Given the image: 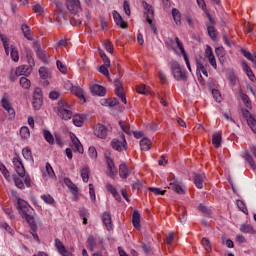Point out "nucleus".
<instances>
[{
  "mask_svg": "<svg viewBox=\"0 0 256 256\" xmlns=\"http://www.w3.org/2000/svg\"><path fill=\"white\" fill-rule=\"evenodd\" d=\"M56 115L63 119L64 121H69L72 118L73 124L76 127H83V117L81 115H74L71 111V106L67 104L65 100H60L58 102V107L54 109Z\"/></svg>",
  "mask_w": 256,
  "mask_h": 256,
  "instance_id": "f257e3e1",
  "label": "nucleus"
},
{
  "mask_svg": "<svg viewBox=\"0 0 256 256\" xmlns=\"http://www.w3.org/2000/svg\"><path fill=\"white\" fill-rule=\"evenodd\" d=\"M17 205L20 215H22V217L30 225L33 233H35L37 231V224L35 223V218L29 214V211H31V205L21 198H18Z\"/></svg>",
  "mask_w": 256,
  "mask_h": 256,
  "instance_id": "f03ea898",
  "label": "nucleus"
},
{
  "mask_svg": "<svg viewBox=\"0 0 256 256\" xmlns=\"http://www.w3.org/2000/svg\"><path fill=\"white\" fill-rule=\"evenodd\" d=\"M166 46L168 49H173L176 55H183L187 69L191 72V63L189 62V57L183 47V42H181L178 37H176L175 40H173V38H168Z\"/></svg>",
  "mask_w": 256,
  "mask_h": 256,
  "instance_id": "7ed1b4c3",
  "label": "nucleus"
},
{
  "mask_svg": "<svg viewBox=\"0 0 256 256\" xmlns=\"http://www.w3.org/2000/svg\"><path fill=\"white\" fill-rule=\"evenodd\" d=\"M70 137H71V144H70L71 148H66V156L68 157V159H73V151L74 153L83 154V145L79 141V138H77V136H75L74 134H72Z\"/></svg>",
  "mask_w": 256,
  "mask_h": 256,
  "instance_id": "20e7f679",
  "label": "nucleus"
},
{
  "mask_svg": "<svg viewBox=\"0 0 256 256\" xmlns=\"http://www.w3.org/2000/svg\"><path fill=\"white\" fill-rule=\"evenodd\" d=\"M171 72L176 81H183L184 83L187 82V72L182 70L181 64L176 60L171 61Z\"/></svg>",
  "mask_w": 256,
  "mask_h": 256,
  "instance_id": "39448f33",
  "label": "nucleus"
},
{
  "mask_svg": "<svg viewBox=\"0 0 256 256\" xmlns=\"http://www.w3.org/2000/svg\"><path fill=\"white\" fill-rule=\"evenodd\" d=\"M112 148L115 151H123V149H127V140H125V135H121L119 138H114L111 142Z\"/></svg>",
  "mask_w": 256,
  "mask_h": 256,
  "instance_id": "423d86ee",
  "label": "nucleus"
},
{
  "mask_svg": "<svg viewBox=\"0 0 256 256\" xmlns=\"http://www.w3.org/2000/svg\"><path fill=\"white\" fill-rule=\"evenodd\" d=\"M169 189H172V191H175L178 195H183V193H185L183 183H181L177 178L170 179Z\"/></svg>",
  "mask_w": 256,
  "mask_h": 256,
  "instance_id": "0eeeda50",
  "label": "nucleus"
},
{
  "mask_svg": "<svg viewBox=\"0 0 256 256\" xmlns=\"http://www.w3.org/2000/svg\"><path fill=\"white\" fill-rule=\"evenodd\" d=\"M114 86H115V94L119 99H121L122 103L124 105H127V98L125 97V92L123 91V83H121L119 80L114 81Z\"/></svg>",
  "mask_w": 256,
  "mask_h": 256,
  "instance_id": "6e6552de",
  "label": "nucleus"
},
{
  "mask_svg": "<svg viewBox=\"0 0 256 256\" xmlns=\"http://www.w3.org/2000/svg\"><path fill=\"white\" fill-rule=\"evenodd\" d=\"M66 5L72 15H77L81 11V2L79 0H66Z\"/></svg>",
  "mask_w": 256,
  "mask_h": 256,
  "instance_id": "1a4fd4ad",
  "label": "nucleus"
},
{
  "mask_svg": "<svg viewBox=\"0 0 256 256\" xmlns=\"http://www.w3.org/2000/svg\"><path fill=\"white\" fill-rule=\"evenodd\" d=\"M142 7L144 9V17L146 21H151L155 17V9L146 1H142Z\"/></svg>",
  "mask_w": 256,
  "mask_h": 256,
  "instance_id": "9d476101",
  "label": "nucleus"
},
{
  "mask_svg": "<svg viewBox=\"0 0 256 256\" xmlns=\"http://www.w3.org/2000/svg\"><path fill=\"white\" fill-rule=\"evenodd\" d=\"M12 163L14 165V169L17 175H19V177H25V166H23L21 158L14 157Z\"/></svg>",
  "mask_w": 256,
  "mask_h": 256,
  "instance_id": "9b49d317",
  "label": "nucleus"
},
{
  "mask_svg": "<svg viewBox=\"0 0 256 256\" xmlns=\"http://www.w3.org/2000/svg\"><path fill=\"white\" fill-rule=\"evenodd\" d=\"M98 245H103V239L95 238L93 235H89L87 238V247L89 251H95Z\"/></svg>",
  "mask_w": 256,
  "mask_h": 256,
  "instance_id": "f8f14e48",
  "label": "nucleus"
},
{
  "mask_svg": "<svg viewBox=\"0 0 256 256\" xmlns=\"http://www.w3.org/2000/svg\"><path fill=\"white\" fill-rule=\"evenodd\" d=\"M94 135L98 139H107V127L103 124H97L94 126Z\"/></svg>",
  "mask_w": 256,
  "mask_h": 256,
  "instance_id": "ddd939ff",
  "label": "nucleus"
},
{
  "mask_svg": "<svg viewBox=\"0 0 256 256\" xmlns=\"http://www.w3.org/2000/svg\"><path fill=\"white\" fill-rule=\"evenodd\" d=\"M1 105L5 111H7L10 115V117H15V110L13 109V106L11 105V102L9 101V98L7 95H4L1 99Z\"/></svg>",
  "mask_w": 256,
  "mask_h": 256,
  "instance_id": "4468645a",
  "label": "nucleus"
},
{
  "mask_svg": "<svg viewBox=\"0 0 256 256\" xmlns=\"http://www.w3.org/2000/svg\"><path fill=\"white\" fill-rule=\"evenodd\" d=\"M54 246L57 249L58 253H60V255H62V256H73V254H71L69 252V250L65 247L63 242H61L58 238H56L54 240Z\"/></svg>",
  "mask_w": 256,
  "mask_h": 256,
  "instance_id": "2eb2a0df",
  "label": "nucleus"
},
{
  "mask_svg": "<svg viewBox=\"0 0 256 256\" xmlns=\"http://www.w3.org/2000/svg\"><path fill=\"white\" fill-rule=\"evenodd\" d=\"M32 71H33V68H31V66H29V65H22V66H19L15 70V76L16 77H21V75H24L25 77H29V75H31Z\"/></svg>",
  "mask_w": 256,
  "mask_h": 256,
  "instance_id": "dca6fc26",
  "label": "nucleus"
},
{
  "mask_svg": "<svg viewBox=\"0 0 256 256\" xmlns=\"http://www.w3.org/2000/svg\"><path fill=\"white\" fill-rule=\"evenodd\" d=\"M90 91L92 95H98V97H103L105 96V93H107V90H105V87L98 84L90 85Z\"/></svg>",
  "mask_w": 256,
  "mask_h": 256,
  "instance_id": "f3484780",
  "label": "nucleus"
},
{
  "mask_svg": "<svg viewBox=\"0 0 256 256\" xmlns=\"http://www.w3.org/2000/svg\"><path fill=\"white\" fill-rule=\"evenodd\" d=\"M102 221H103L107 231H111V229H113V220L111 219L110 212H104L102 214Z\"/></svg>",
  "mask_w": 256,
  "mask_h": 256,
  "instance_id": "a211bd4d",
  "label": "nucleus"
},
{
  "mask_svg": "<svg viewBox=\"0 0 256 256\" xmlns=\"http://www.w3.org/2000/svg\"><path fill=\"white\" fill-rule=\"evenodd\" d=\"M112 15H113V19H114L116 25H118V27H121V29H127V23L123 21V17H121V14H119V12L114 10Z\"/></svg>",
  "mask_w": 256,
  "mask_h": 256,
  "instance_id": "6ab92c4d",
  "label": "nucleus"
},
{
  "mask_svg": "<svg viewBox=\"0 0 256 256\" xmlns=\"http://www.w3.org/2000/svg\"><path fill=\"white\" fill-rule=\"evenodd\" d=\"M203 183H205V174L194 173V185L197 189H203Z\"/></svg>",
  "mask_w": 256,
  "mask_h": 256,
  "instance_id": "aec40b11",
  "label": "nucleus"
},
{
  "mask_svg": "<svg viewBox=\"0 0 256 256\" xmlns=\"http://www.w3.org/2000/svg\"><path fill=\"white\" fill-rule=\"evenodd\" d=\"M119 175H120L121 179H127V177H129V175H131V169H129L127 167V164H125V163L120 164Z\"/></svg>",
  "mask_w": 256,
  "mask_h": 256,
  "instance_id": "412c9836",
  "label": "nucleus"
},
{
  "mask_svg": "<svg viewBox=\"0 0 256 256\" xmlns=\"http://www.w3.org/2000/svg\"><path fill=\"white\" fill-rule=\"evenodd\" d=\"M21 31L28 41H33V33L31 32V28L27 24H22Z\"/></svg>",
  "mask_w": 256,
  "mask_h": 256,
  "instance_id": "4be33fe9",
  "label": "nucleus"
},
{
  "mask_svg": "<svg viewBox=\"0 0 256 256\" xmlns=\"http://www.w3.org/2000/svg\"><path fill=\"white\" fill-rule=\"evenodd\" d=\"M132 223H133V227H135L137 231L141 229V215L137 210L133 212Z\"/></svg>",
  "mask_w": 256,
  "mask_h": 256,
  "instance_id": "5701e85b",
  "label": "nucleus"
},
{
  "mask_svg": "<svg viewBox=\"0 0 256 256\" xmlns=\"http://www.w3.org/2000/svg\"><path fill=\"white\" fill-rule=\"evenodd\" d=\"M244 159L246 162H248L249 166L253 171L256 170V164H255V159H253V156L249 153V150L244 151Z\"/></svg>",
  "mask_w": 256,
  "mask_h": 256,
  "instance_id": "b1692460",
  "label": "nucleus"
},
{
  "mask_svg": "<svg viewBox=\"0 0 256 256\" xmlns=\"http://www.w3.org/2000/svg\"><path fill=\"white\" fill-rule=\"evenodd\" d=\"M106 189L109 193H111V195H113V197H114V199H116V201H121V196L117 192V188H115V186H113L112 184L107 183L106 184Z\"/></svg>",
  "mask_w": 256,
  "mask_h": 256,
  "instance_id": "393cba45",
  "label": "nucleus"
},
{
  "mask_svg": "<svg viewBox=\"0 0 256 256\" xmlns=\"http://www.w3.org/2000/svg\"><path fill=\"white\" fill-rule=\"evenodd\" d=\"M70 89L72 93L76 95V97H79V99H84L85 101V92H83V89L81 87L73 86L70 84Z\"/></svg>",
  "mask_w": 256,
  "mask_h": 256,
  "instance_id": "a878e982",
  "label": "nucleus"
},
{
  "mask_svg": "<svg viewBox=\"0 0 256 256\" xmlns=\"http://www.w3.org/2000/svg\"><path fill=\"white\" fill-rule=\"evenodd\" d=\"M106 163L108 165L111 175H117V167H115V162H113V159L107 157Z\"/></svg>",
  "mask_w": 256,
  "mask_h": 256,
  "instance_id": "bb28decb",
  "label": "nucleus"
},
{
  "mask_svg": "<svg viewBox=\"0 0 256 256\" xmlns=\"http://www.w3.org/2000/svg\"><path fill=\"white\" fill-rule=\"evenodd\" d=\"M140 148L142 151H149L151 149V140L149 138H143L140 141Z\"/></svg>",
  "mask_w": 256,
  "mask_h": 256,
  "instance_id": "cd10ccee",
  "label": "nucleus"
},
{
  "mask_svg": "<svg viewBox=\"0 0 256 256\" xmlns=\"http://www.w3.org/2000/svg\"><path fill=\"white\" fill-rule=\"evenodd\" d=\"M98 53L104 63V66L111 67V60H109V57H107V54H105V52H103V50H101L100 48H98Z\"/></svg>",
  "mask_w": 256,
  "mask_h": 256,
  "instance_id": "c85d7f7f",
  "label": "nucleus"
},
{
  "mask_svg": "<svg viewBox=\"0 0 256 256\" xmlns=\"http://www.w3.org/2000/svg\"><path fill=\"white\" fill-rule=\"evenodd\" d=\"M242 55H244V57H246V59H248V61H252V63H254L255 67H256V51L251 54V52H248L247 50H242Z\"/></svg>",
  "mask_w": 256,
  "mask_h": 256,
  "instance_id": "c756f323",
  "label": "nucleus"
},
{
  "mask_svg": "<svg viewBox=\"0 0 256 256\" xmlns=\"http://www.w3.org/2000/svg\"><path fill=\"white\" fill-rule=\"evenodd\" d=\"M172 17L176 25H181V12L177 8L172 9Z\"/></svg>",
  "mask_w": 256,
  "mask_h": 256,
  "instance_id": "7c9ffc66",
  "label": "nucleus"
},
{
  "mask_svg": "<svg viewBox=\"0 0 256 256\" xmlns=\"http://www.w3.org/2000/svg\"><path fill=\"white\" fill-rule=\"evenodd\" d=\"M39 75L41 79H49V77H51V71H49L47 67H40Z\"/></svg>",
  "mask_w": 256,
  "mask_h": 256,
  "instance_id": "2f4dec72",
  "label": "nucleus"
},
{
  "mask_svg": "<svg viewBox=\"0 0 256 256\" xmlns=\"http://www.w3.org/2000/svg\"><path fill=\"white\" fill-rule=\"evenodd\" d=\"M102 105H108V107H116V105H119V100L117 98H109L102 100Z\"/></svg>",
  "mask_w": 256,
  "mask_h": 256,
  "instance_id": "473e14b6",
  "label": "nucleus"
},
{
  "mask_svg": "<svg viewBox=\"0 0 256 256\" xmlns=\"http://www.w3.org/2000/svg\"><path fill=\"white\" fill-rule=\"evenodd\" d=\"M212 143L216 149L221 147V135L219 133H214L212 136Z\"/></svg>",
  "mask_w": 256,
  "mask_h": 256,
  "instance_id": "72a5a7b5",
  "label": "nucleus"
},
{
  "mask_svg": "<svg viewBox=\"0 0 256 256\" xmlns=\"http://www.w3.org/2000/svg\"><path fill=\"white\" fill-rule=\"evenodd\" d=\"M41 199L46 205H53L55 203V198L51 194H43L41 195Z\"/></svg>",
  "mask_w": 256,
  "mask_h": 256,
  "instance_id": "f704fd0d",
  "label": "nucleus"
},
{
  "mask_svg": "<svg viewBox=\"0 0 256 256\" xmlns=\"http://www.w3.org/2000/svg\"><path fill=\"white\" fill-rule=\"evenodd\" d=\"M36 55L41 61L47 63V54L45 53V50L41 49L39 46L37 47Z\"/></svg>",
  "mask_w": 256,
  "mask_h": 256,
  "instance_id": "c9c22d12",
  "label": "nucleus"
},
{
  "mask_svg": "<svg viewBox=\"0 0 256 256\" xmlns=\"http://www.w3.org/2000/svg\"><path fill=\"white\" fill-rule=\"evenodd\" d=\"M20 136L22 137V139H29V137H31V131L29 130V127H21Z\"/></svg>",
  "mask_w": 256,
  "mask_h": 256,
  "instance_id": "e433bc0d",
  "label": "nucleus"
},
{
  "mask_svg": "<svg viewBox=\"0 0 256 256\" xmlns=\"http://www.w3.org/2000/svg\"><path fill=\"white\" fill-rule=\"evenodd\" d=\"M44 139L47 141V143H50V145H53L55 143V139L53 138V134L49 130L43 131Z\"/></svg>",
  "mask_w": 256,
  "mask_h": 256,
  "instance_id": "4c0bfd02",
  "label": "nucleus"
},
{
  "mask_svg": "<svg viewBox=\"0 0 256 256\" xmlns=\"http://www.w3.org/2000/svg\"><path fill=\"white\" fill-rule=\"evenodd\" d=\"M22 155L26 161H33V153L29 148H23Z\"/></svg>",
  "mask_w": 256,
  "mask_h": 256,
  "instance_id": "58836bf2",
  "label": "nucleus"
},
{
  "mask_svg": "<svg viewBox=\"0 0 256 256\" xmlns=\"http://www.w3.org/2000/svg\"><path fill=\"white\" fill-rule=\"evenodd\" d=\"M136 91L140 95H147V93H149V86H147L145 84H141L136 87Z\"/></svg>",
  "mask_w": 256,
  "mask_h": 256,
  "instance_id": "ea45409f",
  "label": "nucleus"
},
{
  "mask_svg": "<svg viewBox=\"0 0 256 256\" xmlns=\"http://www.w3.org/2000/svg\"><path fill=\"white\" fill-rule=\"evenodd\" d=\"M81 177L84 183H87L89 181V168L88 166H84L81 169Z\"/></svg>",
  "mask_w": 256,
  "mask_h": 256,
  "instance_id": "a19ab883",
  "label": "nucleus"
},
{
  "mask_svg": "<svg viewBox=\"0 0 256 256\" xmlns=\"http://www.w3.org/2000/svg\"><path fill=\"white\" fill-rule=\"evenodd\" d=\"M10 57L15 63L19 61V51L14 46H11Z\"/></svg>",
  "mask_w": 256,
  "mask_h": 256,
  "instance_id": "79ce46f5",
  "label": "nucleus"
},
{
  "mask_svg": "<svg viewBox=\"0 0 256 256\" xmlns=\"http://www.w3.org/2000/svg\"><path fill=\"white\" fill-rule=\"evenodd\" d=\"M0 39L3 43L6 55H9V40L7 39V37L3 36V34H0Z\"/></svg>",
  "mask_w": 256,
  "mask_h": 256,
  "instance_id": "37998d69",
  "label": "nucleus"
},
{
  "mask_svg": "<svg viewBox=\"0 0 256 256\" xmlns=\"http://www.w3.org/2000/svg\"><path fill=\"white\" fill-rule=\"evenodd\" d=\"M20 85L23 89H29V87H31V80L27 79L26 77H21Z\"/></svg>",
  "mask_w": 256,
  "mask_h": 256,
  "instance_id": "c03bdc74",
  "label": "nucleus"
},
{
  "mask_svg": "<svg viewBox=\"0 0 256 256\" xmlns=\"http://www.w3.org/2000/svg\"><path fill=\"white\" fill-rule=\"evenodd\" d=\"M207 31H208L209 37H210L213 41H215V39H217V30L215 29V27H213V26H208Z\"/></svg>",
  "mask_w": 256,
  "mask_h": 256,
  "instance_id": "a18cd8bd",
  "label": "nucleus"
},
{
  "mask_svg": "<svg viewBox=\"0 0 256 256\" xmlns=\"http://www.w3.org/2000/svg\"><path fill=\"white\" fill-rule=\"evenodd\" d=\"M202 245L208 253H211V242L209 241V238L204 237L202 238Z\"/></svg>",
  "mask_w": 256,
  "mask_h": 256,
  "instance_id": "49530a36",
  "label": "nucleus"
},
{
  "mask_svg": "<svg viewBox=\"0 0 256 256\" xmlns=\"http://www.w3.org/2000/svg\"><path fill=\"white\" fill-rule=\"evenodd\" d=\"M56 65H57V68L59 69L60 73H62L63 75H66L67 66H65V64H63V62H61V60H57Z\"/></svg>",
  "mask_w": 256,
  "mask_h": 256,
  "instance_id": "de8ad7c7",
  "label": "nucleus"
},
{
  "mask_svg": "<svg viewBox=\"0 0 256 256\" xmlns=\"http://www.w3.org/2000/svg\"><path fill=\"white\" fill-rule=\"evenodd\" d=\"M236 205L242 213H245L247 215V206H245V202L243 200H237Z\"/></svg>",
  "mask_w": 256,
  "mask_h": 256,
  "instance_id": "09e8293b",
  "label": "nucleus"
},
{
  "mask_svg": "<svg viewBox=\"0 0 256 256\" xmlns=\"http://www.w3.org/2000/svg\"><path fill=\"white\" fill-rule=\"evenodd\" d=\"M179 212V215H181V217L179 218L180 223H185V221H187V211L185 210V208L182 207L179 209Z\"/></svg>",
  "mask_w": 256,
  "mask_h": 256,
  "instance_id": "8fccbe9b",
  "label": "nucleus"
},
{
  "mask_svg": "<svg viewBox=\"0 0 256 256\" xmlns=\"http://www.w3.org/2000/svg\"><path fill=\"white\" fill-rule=\"evenodd\" d=\"M119 125H120V128L122 129V131L124 132V133H126V135H131V129L129 128V126H127L126 124H125V122H123V121H119Z\"/></svg>",
  "mask_w": 256,
  "mask_h": 256,
  "instance_id": "3c124183",
  "label": "nucleus"
},
{
  "mask_svg": "<svg viewBox=\"0 0 256 256\" xmlns=\"http://www.w3.org/2000/svg\"><path fill=\"white\" fill-rule=\"evenodd\" d=\"M249 127L252 129L253 133L256 134V120L253 117L247 119Z\"/></svg>",
  "mask_w": 256,
  "mask_h": 256,
  "instance_id": "603ef678",
  "label": "nucleus"
},
{
  "mask_svg": "<svg viewBox=\"0 0 256 256\" xmlns=\"http://www.w3.org/2000/svg\"><path fill=\"white\" fill-rule=\"evenodd\" d=\"M0 171L2 175H4L5 179H9V177H11V175L9 174V170H7V167L4 166L3 163H0Z\"/></svg>",
  "mask_w": 256,
  "mask_h": 256,
  "instance_id": "864d4df0",
  "label": "nucleus"
},
{
  "mask_svg": "<svg viewBox=\"0 0 256 256\" xmlns=\"http://www.w3.org/2000/svg\"><path fill=\"white\" fill-rule=\"evenodd\" d=\"M46 173L48 177H55V171H53V167L49 162L46 163Z\"/></svg>",
  "mask_w": 256,
  "mask_h": 256,
  "instance_id": "5fc2aeb1",
  "label": "nucleus"
},
{
  "mask_svg": "<svg viewBox=\"0 0 256 256\" xmlns=\"http://www.w3.org/2000/svg\"><path fill=\"white\" fill-rule=\"evenodd\" d=\"M148 190L154 193V195H165V193H167L166 190H161L160 188L149 187Z\"/></svg>",
  "mask_w": 256,
  "mask_h": 256,
  "instance_id": "6e6d98bb",
  "label": "nucleus"
},
{
  "mask_svg": "<svg viewBox=\"0 0 256 256\" xmlns=\"http://www.w3.org/2000/svg\"><path fill=\"white\" fill-rule=\"evenodd\" d=\"M33 11H35L38 15H43V13H45V9L43 6H41V4H35L33 6Z\"/></svg>",
  "mask_w": 256,
  "mask_h": 256,
  "instance_id": "4d7b16f0",
  "label": "nucleus"
},
{
  "mask_svg": "<svg viewBox=\"0 0 256 256\" xmlns=\"http://www.w3.org/2000/svg\"><path fill=\"white\" fill-rule=\"evenodd\" d=\"M158 79H160V83H162V85H165V83H167V76L165 75L164 71H158Z\"/></svg>",
  "mask_w": 256,
  "mask_h": 256,
  "instance_id": "13d9d810",
  "label": "nucleus"
},
{
  "mask_svg": "<svg viewBox=\"0 0 256 256\" xmlns=\"http://www.w3.org/2000/svg\"><path fill=\"white\" fill-rule=\"evenodd\" d=\"M198 209L201 213H203V215H211V210H209V208L203 204H200Z\"/></svg>",
  "mask_w": 256,
  "mask_h": 256,
  "instance_id": "bf43d9fd",
  "label": "nucleus"
},
{
  "mask_svg": "<svg viewBox=\"0 0 256 256\" xmlns=\"http://www.w3.org/2000/svg\"><path fill=\"white\" fill-rule=\"evenodd\" d=\"M14 183L18 187V189H25V184L23 183V180L19 177H14Z\"/></svg>",
  "mask_w": 256,
  "mask_h": 256,
  "instance_id": "052dcab7",
  "label": "nucleus"
},
{
  "mask_svg": "<svg viewBox=\"0 0 256 256\" xmlns=\"http://www.w3.org/2000/svg\"><path fill=\"white\" fill-rule=\"evenodd\" d=\"M212 95L217 103H221V93L217 89L212 90Z\"/></svg>",
  "mask_w": 256,
  "mask_h": 256,
  "instance_id": "680f3d73",
  "label": "nucleus"
},
{
  "mask_svg": "<svg viewBox=\"0 0 256 256\" xmlns=\"http://www.w3.org/2000/svg\"><path fill=\"white\" fill-rule=\"evenodd\" d=\"M42 105H43V100H41V99L33 100V107H34L35 111H39V109H41Z\"/></svg>",
  "mask_w": 256,
  "mask_h": 256,
  "instance_id": "e2e57ef3",
  "label": "nucleus"
},
{
  "mask_svg": "<svg viewBox=\"0 0 256 256\" xmlns=\"http://www.w3.org/2000/svg\"><path fill=\"white\" fill-rule=\"evenodd\" d=\"M99 72L105 77H109V67L102 65L99 67Z\"/></svg>",
  "mask_w": 256,
  "mask_h": 256,
  "instance_id": "0e129e2a",
  "label": "nucleus"
},
{
  "mask_svg": "<svg viewBox=\"0 0 256 256\" xmlns=\"http://www.w3.org/2000/svg\"><path fill=\"white\" fill-rule=\"evenodd\" d=\"M89 195H90L91 201H95V199H96V197H95V187L93 186V184H89Z\"/></svg>",
  "mask_w": 256,
  "mask_h": 256,
  "instance_id": "69168bd1",
  "label": "nucleus"
},
{
  "mask_svg": "<svg viewBox=\"0 0 256 256\" xmlns=\"http://www.w3.org/2000/svg\"><path fill=\"white\" fill-rule=\"evenodd\" d=\"M88 153L92 159H97V149H95V147H90Z\"/></svg>",
  "mask_w": 256,
  "mask_h": 256,
  "instance_id": "338daca9",
  "label": "nucleus"
},
{
  "mask_svg": "<svg viewBox=\"0 0 256 256\" xmlns=\"http://www.w3.org/2000/svg\"><path fill=\"white\" fill-rule=\"evenodd\" d=\"M103 45L108 53L113 51V44L110 41H105Z\"/></svg>",
  "mask_w": 256,
  "mask_h": 256,
  "instance_id": "774afa93",
  "label": "nucleus"
}]
</instances>
